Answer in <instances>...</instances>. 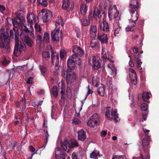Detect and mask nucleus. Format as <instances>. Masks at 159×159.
I'll use <instances>...</instances> for the list:
<instances>
[{"label": "nucleus", "instance_id": "obj_1", "mask_svg": "<svg viewBox=\"0 0 159 159\" xmlns=\"http://www.w3.org/2000/svg\"><path fill=\"white\" fill-rule=\"evenodd\" d=\"M14 31L16 43L13 53L16 57H18L23 51L26 49V46L23 41L19 40L20 32L18 30L16 31L15 30H14Z\"/></svg>", "mask_w": 159, "mask_h": 159}, {"label": "nucleus", "instance_id": "obj_2", "mask_svg": "<svg viewBox=\"0 0 159 159\" xmlns=\"http://www.w3.org/2000/svg\"><path fill=\"white\" fill-rule=\"evenodd\" d=\"M16 17L14 19L9 18L12 21L13 26L17 28L20 25L24 24L25 21V16H24V11L22 10L17 12L16 14Z\"/></svg>", "mask_w": 159, "mask_h": 159}, {"label": "nucleus", "instance_id": "obj_3", "mask_svg": "<svg viewBox=\"0 0 159 159\" xmlns=\"http://www.w3.org/2000/svg\"><path fill=\"white\" fill-rule=\"evenodd\" d=\"M81 63V58L77 57L76 54H73L71 56V58H69L67 60V66L68 69H70V71H73V70L75 68V64L80 66Z\"/></svg>", "mask_w": 159, "mask_h": 159}, {"label": "nucleus", "instance_id": "obj_4", "mask_svg": "<svg viewBox=\"0 0 159 159\" xmlns=\"http://www.w3.org/2000/svg\"><path fill=\"white\" fill-rule=\"evenodd\" d=\"M66 80L67 83L66 89H70V84L75 82L76 78V73L70 69H66Z\"/></svg>", "mask_w": 159, "mask_h": 159}, {"label": "nucleus", "instance_id": "obj_5", "mask_svg": "<svg viewBox=\"0 0 159 159\" xmlns=\"http://www.w3.org/2000/svg\"><path fill=\"white\" fill-rule=\"evenodd\" d=\"M10 39L7 33L0 34V48L8 50L9 48Z\"/></svg>", "mask_w": 159, "mask_h": 159}, {"label": "nucleus", "instance_id": "obj_6", "mask_svg": "<svg viewBox=\"0 0 159 159\" xmlns=\"http://www.w3.org/2000/svg\"><path fill=\"white\" fill-rule=\"evenodd\" d=\"M71 144L70 141L66 139L64 140L63 142H61V145L64 151L68 152L71 148H73L74 147H78L79 144L75 140H73L71 141Z\"/></svg>", "mask_w": 159, "mask_h": 159}, {"label": "nucleus", "instance_id": "obj_7", "mask_svg": "<svg viewBox=\"0 0 159 159\" xmlns=\"http://www.w3.org/2000/svg\"><path fill=\"white\" fill-rule=\"evenodd\" d=\"M100 123V117L97 113H94L88 120L87 125L90 127H94L95 125H99Z\"/></svg>", "mask_w": 159, "mask_h": 159}, {"label": "nucleus", "instance_id": "obj_8", "mask_svg": "<svg viewBox=\"0 0 159 159\" xmlns=\"http://www.w3.org/2000/svg\"><path fill=\"white\" fill-rule=\"evenodd\" d=\"M108 16L110 21L113 19H115L118 20H120L119 11L116 6L114 8H110L108 9Z\"/></svg>", "mask_w": 159, "mask_h": 159}, {"label": "nucleus", "instance_id": "obj_9", "mask_svg": "<svg viewBox=\"0 0 159 159\" xmlns=\"http://www.w3.org/2000/svg\"><path fill=\"white\" fill-rule=\"evenodd\" d=\"M129 11L132 17L133 18V14H134L136 11L135 14H138L137 10L139 8V2L138 0H133L131 1L129 3Z\"/></svg>", "mask_w": 159, "mask_h": 159}, {"label": "nucleus", "instance_id": "obj_10", "mask_svg": "<svg viewBox=\"0 0 159 159\" xmlns=\"http://www.w3.org/2000/svg\"><path fill=\"white\" fill-rule=\"evenodd\" d=\"M51 35L52 40L53 42H57L62 37V34L59 29L52 31Z\"/></svg>", "mask_w": 159, "mask_h": 159}, {"label": "nucleus", "instance_id": "obj_11", "mask_svg": "<svg viewBox=\"0 0 159 159\" xmlns=\"http://www.w3.org/2000/svg\"><path fill=\"white\" fill-rule=\"evenodd\" d=\"M143 52V51H141L139 53L134 55L135 60L137 63V68L140 73L142 72V69L141 67V64L142 63V62L141 61L140 58L141 57V54Z\"/></svg>", "mask_w": 159, "mask_h": 159}, {"label": "nucleus", "instance_id": "obj_12", "mask_svg": "<svg viewBox=\"0 0 159 159\" xmlns=\"http://www.w3.org/2000/svg\"><path fill=\"white\" fill-rule=\"evenodd\" d=\"M74 6V3L70 2V0H62V7L64 10L69 11L73 9Z\"/></svg>", "mask_w": 159, "mask_h": 159}, {"label": "nucleus", "instance_id": "obj_13", "mask_svg": "<svg viewBox=\"0 0 159 159\" xmlns=\"http://www.w3.org/2000/svg\"><path fill=\"white\" fill-rule=\"evenodd\" d=\"M42 17L43 21L44 22H46L48 20H49L52 17V13L50 10L44 11L43 12L42 11Z\"/></svg>", "mask_w": 159, "mask_h": 159}, {"label": "nucleus", "instance_id": "obj_14", "mask_svg": "<svg viewBox=\"0 0 159 159\" xmlns=\"http://www.w3.org/2000/svg\"><path fill=\"white\" fill-rule=\"evenodd\" d=\"M72 51L74 53L73 54H76L77 57L80 58L84 54V52L83 49L77 46H75L74 47Z\"/></svg>", "mask_w": 159, "mask_h": 159}, {"label": "nucleus", "instance_id": "obj_15", "mask_svg": "<svg viewBox=\"0 0 159 159\" xmlns=\"http://www.w3.org/2000/svg\"><path fill=\"white\" fill-rule=\"evenodd\" d=\"M51 59L53 65L58 68L59 65V55L57 53L52 54L51 55Z\"/></svg>", "mask_w": 159, "mask_h": 159}, {"label": "nucleus", "instance_id": "obj_16", "mask_svg": "<svg viewBox=\"0 0 159 159\" xmlns=\"http://www.w3.org/2000/svg\"><path fill=\"white\" fill-rule=\"evenodd\" d=\"M101 61L98 60L95 57H93L92 60L93 66L95 69H98L100 68L101 64Z\"/></svg>", "mask_w": 159, "mask_h": 159}, {"label": "nucleus", "instance_id": "obj_17", "mask_svg": "<svg viewBox=\"0 0 159 159\" xmlns=\"http://www.w3.org/2000/svg\"><path fill=\"white\" fill-rule=\"evenodd\" d=\"M26 18L27 22L30 25L31 24H33L35 21V15L32 12L28 13Z\"/></svg>", "mask_w": 159, "mask_h": 159}, {"label": "nucleus", "instance_id": "obj_18", "mask_svg": "<svg viewBox=\"0 0 159 159\" xmlns=\"http://www.w3.org/2000/svg\"><path fill=\"white\" fill-rule=\"evenodd\" d=\"M99 28L104 31L107 32L109 30V26L108 23L106 21L103 20L102 23L99 26Z\"/></svg>", "mask_w": 159, "mask_h": 159}, {"label": "nucleus", "instance_id": "obj_19", "mask_svg": "<svg viewBox=\"0 0 159 159\" xmlns=\"http://www.w3.org/2000/svg\"><path fill=\"white\" fill-rule=\"evenodd\" d=\"M24 40L26 44L30 47H32L33 44V41L29 36L28 35L24 34Z\"/></svg>", "mask_w": 159, "mask_h": 159}, {"label": "nucleus", "instance_id": "obj_20", "mask_svg": "<svg viewBox=\"0 0 159 159\" xmlns=\"http://www.w3.org/2000/svg\"><path fill=\"white\" fill-rule=\"evenodd\" d=\"M78 139L81 141H84L86 138V132L83 129H81L78 133Z\"/></svg>", "mask_w": 159, "mask_h": 159}, {"label": "nucleus", "instance_id": "obj_21", "mask_svg": "<svg viewBox=\"0 0 159 159\" xmlns=\"http://www.w3.org/2000/svg\"><path fill=\"white\" fill-rule=\"evenodd\" d=\"M97 38L102 43H108L107 35L105 34L98 35Z\"/></svg>", "mask_w": 159, "mask_h": 159}, {"label": "nucleus", "instance_id": "obj_22", "mask_svg": "<svg viewBox=\"0 0 159 159\" xmlns=\"http://www.w3.org/2000/svg\"><path fill=\"white\" fill-rule=\"evenodd\" d=\"M81 25L82 26L85 27L89 25L90 23V19H87L83 17L80 19Z\"/></svg>", "mask_w": 159, "mask_h": 159}, {"label": "nucleus", "instance_id": "obj_23", "mask_svg": "<svg viewBox=\"0 0 159 159\" xmlns=\"http://www.w3.org/2000/svg\"><path fill=\"white\" fill-rule=\"evenodd\" d=\"M150 94V93L148 92H143L142 95V98L143 100L147 103H149L150 102L149 99L150 98L149 96Z\"/></svg>", "mask_w": 159, "mask_h": 159}, {"label": "nucleus", "instance_id": "obj_24", "mask_svg": "<svg viewBox=\"0 0 159 159\" xmlns=\"http://www.w3.org/2000/svg\"><path fill=\"white\" fill-rule=\"evenodd\" d=\"M87 6L85 4H82L80 5V11L81 14L84 16L87 10Z\"/></svg>", "mask_w": 159, "mask_h": 159}, {"label": "nucleus", "instance_id": "obj_25", "mask_svg": "<svg viewBox=\"0 0 159 159\" xmlns=\"http://www.w3.org/2000/svg\"><path fill=\"white\" fill-rule=\"evenodd\" d=\"M112 109H111V107H108L106 108V111L105 112V116L107 118L110 120H113L112 117H110V115H111V111Z\"/></svg>", "mask_w": 159, "mask_h": 159}, {"label": "nucleus", "instance_id": "obj_26", "mask_svg": "<svg viewBox=\"0 0 159 159\" xmlns=\"http://www.w3.org/2000/svg\"><path fill=\"white\" fill-rule=\"evenodd\" d=\"M129 77L132 83L135 85L137 83V76L136 73L129 74Z\"/></svg>", "mask_w": 159, "mask_h": 159}, {"label": "nucleus", "instance_id": "obj_27", "mask_svg": "<svg viewBox=\"0 0 159 159\" xmlns=\"http://www.w3.org/2000/svg\"><path fill=\"white\" fill-rule=\"evenodd\" d=\"M59 148H58L56 151L57 153H56V159H65L64 157L65 155H61V152L59 150Z\"/></svg>", "mask_w": 159, "mask_h": 159}, {"label": "nucleus", "instance_id": "obj_28", "mask_svg": "<svg viewBox=\"0 0 159 159\" xmlns=\"http://www.w3.org/2000/svg\"><path fill=\"white\" fill-rule=\"evenodd\" d=\"M42 56L43 57L45 60H48L50 58V54L49 52L43 51L42 53Z\"/></svg>", "mask_w": 159, "mask_h": 159}, {"label": "nucleus", "instance_id": "obj_29", "mask_svg": "<svg viewBox=\"0 0 159 159\" xmlns=\"http://www.w3.org/2000/svg\"><path fill=\"white\" fill-rule=\"evenodd\" d=\"M117 110L115 109L113 111H112V110L111 111V116L114 117V120H115L116 122L118 121V120L117 119V118H118V115L117 114Z\"/></svg>", "mask_w": 159, "mask_h": 159}, {"label": "nucleus", "instance_id": "obj_30", "mask_svg": "<svg viewBox=\"0 0 159 159\" xmlns=\"http://www.w3.org/2000/svg\"><path fill=\"white\" fill-rule=\"evenodd\" d=\"M50 92L52 97L56 98L58 94V90H50Z\"/></svg>", "mask_w": 159, "mask_h": 159}, {"label": "nucleus", "instance_id": "obj_31", "mask_svg": "<svg viewBox=\"0 0 159 159\" xmlns=\"http://www.w3.org/2000/svg\"><path fill=\"white\" fill-rule=\"evenodd\" d=\"M98 41L97 39H92L90 43V45L91 47L94 48L97 45Z\"/></svg>", "mask_w": 159, "mask_h": 159}, {"label": "nucleus", "instance_id": "obj_32", "mask_svg": "<svg viewBox=\"0 0 159 159\" xmlns=\"http://www.w3.org/2000/svg\"><path fill=\"white\" fill-rule=\"evenodd\" d=\"M134 16L135 17V18H133L131 20V22H132L131 26L132 27H134L135 26L136 24L135 22L137 20L139 17V15L138 14H135Z\"/></svg>", "mask_w": 159, "mask_h": 159}, {"label": "nucleus", "instance_id": "obj_33", "mask_svg": "<svg viewBox=\"0 0 159 159\" xmlns=\"http://www.w3.org/2000/svg\"><path fill=\"white\" fill-rule=\"evenodd\" d=\"M142 145L143 148H144L148 145L149 142L148 140L145 138L143 139L142 141Z\"/></svg>", "mask_w": 159, "mask_h": 159}, {"label": "nucleus", "instance_id": "obj_34", "mask_svg": "<svg viewBox=\"0 0 159 159\" xmlns=\"http://www.w3.org/2000/svg\"><path fill=\"white\" fill-rule=\"evenodd\" d=\"M39 68L42 74L43 75H44L47 71L46 68L43 65H40L39 66Z\"/></svg>", "mask_w": 159, "mask_h": 159}, {"label": "nucleus", "instance_id": "obj_35", "mask_svg": "<svg viewBox=\"0 0 159 159\" xmlns=\"http://www.w3.org/2000/svg\"><path fill=\"white\" fill-rule=\"evenodd\" d=\"M98 155L99 153L93 151L90 153V157L93 159H98Z\"/></svg>", "mask_w": 159, "mask_h": 159}, {"label": "nucleus", "instance_id": "obj_36", "mask_svg": "<svg viewBox=\"0 0 159 159\" xmlns=\"http://www.w3.org/2000/svg\"><path fill=\"white\" fill-rule=\"evenodd\" d=\"M38 2L43 6L46 7L48 5L47 0H37Z\"/></svg>", "mask_w": 159, "mask_h": 159}, {"label": "nucleus", "instance_id": "obj_37", "mask_svg": "<svg viewBox=\"0 0 159 159\" xmlns=\"http://www.w3.org/2000/svg\"><path fill=\"white\" fill-rule=\"evenodd\" d=\"M148 105L145 102L143 103L141 105V111L148 110Z\"/></svg>", "mask_w": 159, "mask_h": 159}, {"label": "nucleus", "instance_id": "obj_38", "mask_svg": "<svg viewBox=\"0 0 159 159\" xmlns=\"http://www.w3.org/2000/svg\"><path fill=\"white\" fill-rule=\"evenodd\" d=\"M112 159H126L125 156L124 155L121 156L115 155L113 156Z\"/></svg>", "mask_w": 159, "mask_h": 159}, {"label": "nucleus", "instance_id": "obj_39", "mask_svg": "<svg viewBox=\"0 0 159 159\" xmlns=\"http://www.w3.org/2000/svg\"><path fill=\"white\" fill-rule=\"evenodd\" d=\"M90 32H93L94 33L97 32V27L94 25H91L90 28Z\"/></svg>", "mask_w": 159, "mask_h": 159}, {"label": "nucleus", "instance_id": "obj_40", "mask_svg": "<svg viewBox=\"0 0 159 159\" xmlns=\"http://www.w3.org/2000/svg\"><path fill=\"white\" fill-rule=\"evenodd\" d=\"M66 94L68 99H71L72 96L71 90H66Z\"/></svg>", "mask_w": 159, "mask_h": 159}, {"label": "nucleus", "instance_id": "obj_41", "mask_svg": "<svg viewBox=\"0 0 159 159\" xmlns=\"http://www.w3.org/2000/svg\"><path fill=\"white\" fill-rule=\"evenodd\" d=\"M100 12L98 9L97 11L95 10L93 11V15L94 16H97L98 17H99L100 16Z\"/></svg>", "mask_w": 159, "mask_h": 159}, {"label": "nucleus", "instance_id": "obj_42", "mask_svg": "<svg viewBox=\"0 0 159 159\" xmlns=\"http://www.w3.org/2000/svg\"><path fill=\"white\" fill-rule=\"evenodd\" d=\"M49 34L47 32L45 33L43 37L44 40H46V42H48L49 39Z\"/></svg>", "mask_w": 159, "mask_h": 159}, {"label": "nucleus", "instance_id": "obj_43", "mask_svg": "<svg viewBox=\"0 0 159 159\" xmlns=\"http://www.w3.org/2000/svg\"><path fill=\"white\" fill-rule=\"evenodd\" d=\"M34 28L35 30L37 32H39L41 31L40 27L39 25L37 23L35 25Z\"/></svg>", "mask_w": 159, "mask_h": 159}, {"label": "nucleus", "instance_id": "obj_44", "mask_svg": "<svg viewBox=\"0 0 159 159\" xmlns=\"http://www.w3.org/2000/svg\"><path fill=\"white\" fill-rule=\"evenodd\" d=\"M65 51L64 50H61L60 51V57L61 59L63 58L65 55Z\"/></svg>", "mask_w": 159, "mask_h": 159}, {"label": "nucleus", "instance_id": "obj_45", "mask_svg": "<svg viewBox=\"0 0 159 159\" xmlns=\"http://www.w3.org/2000/svg\"><path fill=\"white\" fill-rule=\"evenodd\" d=\"M65 90H61V98L64 101H65Z\"/></svg>", "mask_w": 159, "mask_h": 159}, {"label": "nucleus", "instance_id": "obj_46", "mask_svg": "<svg viewBox=\"0 0 159 159\" xmlns=\"http://www.w3.org/2000/svg\"><path fill=\"white\" fill-rule=\"evenodd\" d=\"M120 31V28H117L115 29L114 31V35L115 36H116L119 33V31Z\"/></svg>", "mask_w": 159, "mask_h": 159}, {"label": "nucleus", "instance_id": "obj_47", "mask_svg": "<svg viewBox=\"0 0 159 159\" xmlns=\"http://www.w3.org/2000/svg\"><path fill=\"white\" fill-rule=\"evenodd\" d=\"M105 90H97V93L98 94L101 96H103L105 93Z\"/></svg>", "mask_w": 159, "mask_h": 159}, {"label": "nucleus", "instance_id": "obj_48", "mask_svg": "<svg viewBox=\"0 0 159 159\" xmlns=\"http://www.w3.org/2000/svg\"><path fill=\"white\" fill-rule=\"evenodd\" d=\"M31 31L29 30L25 26V28L24 30L23 35L24 36V34H26L28 35V33H30Z\"/></svg>", "mask_w": 159, "mask_h": 159}, {"label": "nucleus", "instance_id": "obj_49", "mask_svg": "<svg viewBox=\"0 0 159 159\" xmlns=\"http://www.w3.org/2000/svg\"><path fill=\"white\" fill-rule=\"evenodd\" d=\"M143 131L144 132L145 134L146 135V136H147V138H149L150 136H149L148 135V133L150 131L147 129H146L143 128Z\"/></svg>", "mask_w": 159, "mask_h": 159}, {"label": "nucleus", "instance_id": "obj_50", "mask_svg": "<svg viewBox=\"0 0 159 159\" xmlns=\"http://www.w3.org/2000/svg\"><path fill=\"white\" fill-rule=\"evenodd\" d=\"M132 49L133 51L134 54V55L135 54H137V53L138 52V48L135 47L133 48Z\"/></svg>", "mask_w": 159, "mask_h": 159}, {"label": "nucleus", "instance_id": "obj_51", "mask_svg": "<svg viewBox=\"0 0 159 159\" xmlns=\"http://www.w3.org/2000/svg\"><path fill=\"white\" fill-rule=\"evenodd\" d=\"M58 85L59 87H60V85H61V89H65V84L64 83H63L62 82H61V83H59Z\"/></svg>", "mask_w": 159, "mask_h": 159}, {"label": "nucleus", "instance_id": "obj_52", "mask_svg": "<svg viewBox=\"0 0 159 159\" xmlns=\"http://www.w3.org/2000/svg\"><path fill=\"white\" fill-rule=\"evenodd\" d=\"M72 123L75 124H79L81 123V121L77 119H73Z\"/></svg>", "mask_w": 159, "mask_h": 159}, {"label": "nucleus", "instance_id": "obj_53", "mask_svg": "<svg viewBox=\"0 0 159 159\" xmlns=\"http://www.w3.org/2000/svg\"><path fill=\"white\" fill-rule=\"evenodd\" d=\"M71 157L72 159H79L77 155L75 152H73L72 153Z\"/></svg>", "mask_w": 159, "mask_h": 159}, {"label": "nucleus", "instance_id": "obj_54", "mask_svg": "<svg viewBox=\"0 0 159 159\" xmlns=\"http://www.w3.org/2000/svg\"><path fill=\"white\" fill-rule=\"evenodd\" d=\"M93 84L95 87H98V82L96 80H94L93 78Z\"/></svg>", "mask_w": 159, "mask_h": 159}, {"label": "nucleus", "instance_id": "obj_55", "mask_svg": "<svg viewBox=\"0 0 159 159\" xmlns=\"http://www.w3.org/2000/svg\"><path fill=\"white\" fill-rule=\"evenodd\" d=\"M107 134V131L102 130L101 133V135L102 137H104Z\"/></svg>", "mask_w": 159, "mask_h": 159}, {"label": "nucleus", "instance_id": "obj_56", "mask_svg": "<svg viewBox=\"0 0 159 159\" xmlns=\"http://www.w3.org/2000/svg\"><path fill=\"white\" fill-rule=\"evenodd\" d=\"M49 136V135L48 134L47 130L46 131V134H45V141L46 143H48V139Z\"/></svg>", "mask_w": 159, "mask_h": 159}, {"label": "nucleus", "instance_id": "obj_57", "mask_svg": "<svg viewBox=\"0 0 159 159\" xmlns=\"http://www.w3.org/2000/svg\"><path fill=\"white\" fill-rule=\"evenodd\" d=\"M148 110L141 111H142V116H147L148 112Z\"/></svg>", "mask_w": 159, "mask_h": 159}, {"label": "nucleus", "instance_id": "obj_58", "mask_svg": "<svg viewBox=\"0 0 159 159\" xmlns=\"http://www.w3.org/2000/svg\"><path fill=\"white\" fill-rule=\"evenodd\" d=\"M97 33H94L93 32H90V36L91 38H94L96 36Z\"/></svg>", "mask_w": 159, "mask_h": 159}, {"label": "nucleus", "instance_id": "obj_59", "mask_svg": "<svg viewBox=\"0 0 159 159\" xmlns=\"http://www.w3.org/2000/svg\"><path fill=\"white\" fill-rule=\"evenodd\" d=\"M5 7L3 5L0 4V11H5Z\"/></svg>", "mask_w": 159, "mask_h": 159}, {"label": "nucleus", "instance_id": "obj_60", "mask_svg": "<svg viewBox=\"0 0 159 159\" xmlns=\"http://www.w3.org/2000/svg\"><path fill=\"white\" fill-rule=\"evenodd\" d=\"M33 78L31 77H30L28 79L27 81V83L28 84H30L33 81Z\"/></svg>", "mask_w": 159, "mask_h": 159}, {"label": "nucleus", "instance_id": "obj_61", "mask_svg": "<svg viewBox=\"0 0 159 159\" xmlns=\"http://www.w3.org/2000/svg\"><path fill=\"white\" fill-rule=\"evenodd\" d=\"M129 65L131 67H133L134 66V63L132 60L131 58H130V60L129 62Z\"/></svg>", "mask_w": 159, "mask_h": 159}, {"label": "nucleus", "instance_id": "obj_62", "mask_svg": "<svg viewBox=\"0 0 159 159\" xmlns=\"http://www.w3.org/2000/svg\"><path fill=\"white\" fill-rule=\"evenodd\" d=\"M21 101H17L15 103V105L17 107V108H19L20 106V105L21 104Z\"/></svg>", "mask_w": 159, "mask_h": 159}, {"label": "nucleus", "instance_id": "obj_63", "mask_svg": "<svg viewBox=\"0 0 159 159\" xmlns=\"http://www.w3.org/2000/svg\"><path fill=\"white\" fill-rule=\"evenodd\" d=\"M129 74H133L134 73H136L135 71L132 68H130L129 69Z\"/></svg>", "mask_w": 159, "mask_h": 159}, {"label": "nucleus", "instance_id": "obj_64", "mask_svg": "<svg viewBox=\"0 0 159 159\" xmlns=\"http://www.w3.org/2000/svg\"><path fill=\"white\" fill-rule=\"evenodd\" d=\"M149 157L148 155H146L145 156V158H142V159H140L137 157H134L133 159H149Z\"/></svg>", "mask_w": 159, "mask_h": 159}]
</instances>
